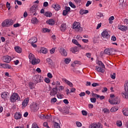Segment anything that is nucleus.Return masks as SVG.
<instances>
[{"label":"nucleus","mask_w":128,"mask_h":128,"mask_svg":"<svg viewBox=\"0 0 128 128\" xmlns=\"http://www.w3.org/2000/svg\"><path fill=\"white\" fill-rule=\"evenodd\" d=\"M118 30H121L122 32H126V30H128V26L122 25L121 24H118Z\"/></svg>","instance_id":"obj_7"},{"label":"nucleus","mask_w":128,"mask_h":128,"mask_svg":"<svg viewBox=\"0 0 128 128\" xmlns=\"http://www.w3.org/2000/svg\"><path fill=\"white\" fill-rule=\"evenodd\" d=\"M40 62V59H36V58H34L32 61H31V64H38L39 62Z\"/></svg>","instance_id":"obj_25"},{"label":"nucleus","mask_w":128,"mask_h":128,"mask_svg":"<svg viewBox=\"0 0 128 128\" xmlns=\"http://www.w3.org/2000/svg\"><path fill=\"white\" fill-rule=\"evenodd\" d=\"M76 124L77 126H78V128H80V126H82V123H80V122H76Z\"/></svg>","instance_id":"obj_62"},{"label":"nucleus","mask_w":128,"mask_h":128,"mask_svg":"<svg viewBox=\"0 0 128 128\" xmlns=\"http://www.w3.org/2000/svg\"><path fill=\"white\" fill-rule=\"evenodd\" d=\"M46 62H48V64H52V59L50 58H48L46 59Z\"/></svg>","instance_id":"obj_48"},{"label":"nucleus","mask_w":128,"mask_h":128,"mask_svg":"<svg viewBox=\"0 0 128 128\" xmlns=\"http://www.w3.org/2000/svg\"><path fill=\"white\" fill-rule=\"evenodd\" d=\"M42 76L40 75H35L34 78V84H38V82H42Z\"/></svg>","instance_id":"obj_5"},{"label":"nucleus","mask_w":128,"mask_h":128,"mask_svg":"<svg viewBox=\"0 0 128 128\" xmlns=\"http://www.w3.org/2000/svg\"><path fill=\"white\" fill-rule=\"evenodd\" d=\"M118 110V108L113 107L111 108L110 112H116Z\"/></svg>","instance_id":"obj_42"},{"label":"nucleus","mask_w":128,"mask_h":128,"mask_svg":"<svg viewBox=\"0 0 128 128\" xmlns=\"http://www.w3.org/2000/svg\"><path fill=\"white\" fill-rule=\"evenodd\" d=\"M60 30L61 32H66V24H62L61 25Z\"/></svg>","instance_id":"obj_27"},{"label":"nucleus","mask_w":128,"mask_h":128,"mask_svg":"<svg viewBox=\"0 0 128 128\" xmlns=\"http://www.w3.org/2000/svg\"><path fill=\"white\" fill-rule=\"evenodd\" d=\"M101 35L103 38H106V40H108L110 36L108 34V32L106 30H104L102 32Z\"/></svg>","instance_id":"obj_8"},{"label":"nucleus","mask_w":128,"mask_h":128,"mask_svg":"<svg viewBox=\"0 0 128 128\" xmlns=\"http://www.w3.org/2000/svg\"><path fill=\"white\" fill-rule=\"evenodd\" d=\"M60 52L64 56H68V52H66V51L63 48H60Z\"/></svg>","instance_id":"obj_14"},{"label":"nucleus","mask_w":128,"mask_h":128,"mask_svg":"<svg viewBox=\"0 0 128 128\" xmlns=\"http://www.w3.org/2000/svg\"><path fill=\"white\" fill-rule=\"evenodd\" d=\"M123 22H124V24H126V26H128V18L124 19Z\"/></svg>","instance_id":"obj_60"},{"label":"nucleus","mask_w":128,"mask_h":128,"mask_svg":"<svg viewBox=\"0 0 128 128\" xmlns=\"http://www.w3.org/2000/svg\"><path fill=\"white\" fill-rule=\"evenodd\" d=\"M82 116H87L88 115V112L84 110H82Z\"/></svg>","instance_id":"obj_59"},{"label":"nucleus","mask_w":128,"mask_h":128,"mask_svg":"<svg viewBox=\"0 0 128 128\" xmlns=\"http://www.w3.org/2000/svg\"><path fill=\"white\" fill-rule=\"evenodd\" d=\"M32 128H40L38 127V124H32Z\"/></svg>","instance_id":"obj_58"},{"label":"nucleus","mask_w":128,"mask_h":128,"mask_svg":"<svg viewBox=\"0 0 128 128\" xmlns=\"http://www.w3.org/2000/svg\"><path fill=\"white\" fill-rule=\"evenodd\" d=\"M65 11H66V12H69L70 11V7H68V6H65Z\"/></svg>","instance_id":"obj_57"},{"label":"nucleus","mask_w":128,"mask_h":128,"mask_svg":"<svg viewBox=\"0 0 128 128\" xmlns=\"http://www.w3.org/2000/svg\"><path fill=\"white\" fill-rule=\"evenodd\" d=\"M38 42V38L36 37H33L28 40L30 44H36Z\"/></svg>","instance_id":"obj_19"},{"label":"nucleus","mask_w":128,"mask_h":128,"mask_svg":"<svg viewBox=\"0 0 128 128\" xmlns=\"http://www.w3.org/2000/svg\"><path fill=\"white\" fill-rule=\"evenodd\" d=\"M105 66L104 67H102V66H96V70L98 72H102V74L104 72V68H105Z\"/></svg>","instance_id":"obj_12"},{"label":"nucleus","mask_w":128,"mask_h":128,"mask_svg":"<svg viewBox=\"0 0 128 128\" xmlns=\"http://www.w3.org/2000/svg\"><path fill=\"white\" fill-rule=\"evenodd\" d=\"M69 5L70 6H71V8H76V6H74V4L72 3V2H68Z\"/></svg>","instance_id":"obj_47"},{"label":"nucleus","mask_w":128,"mask_h":128,"mask_svg":"<svg viewBox=\"0 0 128 128\" xmlns=\"http://www.w3.org/2000/svg\"><path fill=\"white\" fill-rule=\"evenodd\" d=\"M80 96H86V93L84 92H82L79 94Z\"/></svg>","instance_id":"obj_64"},{"label":"nucleus","mask_w":128,"mask_h":128,"mask_svg":"<svg viewBox=\"0 0 128 128\" xmlns=\"http://www.w3.org/2000/svg\"><path fill=\"white\" fill-rule=\"evenodd\" d=\"M38 110V106L35 105L34 106V112H37V110Z\"/></svg>","instance_id":"obj_56"},{"label":"nucleus","mask_w":128,"mask_h":128,"mask_svg":"<svg viewBox=\"0 0 128 128\" xmlns=\"http://www.w3.org/2000/svg\"><path fill=\"white\" fill-rule=\"evenodd\" d=\"M103 112H104V114H108V112H110V111L108 110V108H104L102 110Z\"/></svg>","instance_id":"obj_49"},{"label":"nucleus","mask_w":128,"mask_h":128,"mask_svg":"<svg viewBox=\"0 0 128 128\" xmlns=\"http://www.w3.org/2000/svg\"><path fill=\"white\" fill-rule=\"evenodd\" d=\"M89 128H102V126L98 123H92L89 126Z\"/></svg>","instance_id":"obj_10"},{"label":"nucleus","mask_w":128,"mask_h":128,"mask_svg":"<svg viewBox=\"0 0 128 128\" xmlns=\"http://www.w3.org/2000/svg\"><path fill=\"white\" fill-rule=\"evenodd\" d=\"M50 29H48L47 28H44L42 29V32H50Z\"/></svg>","instance_id":"obj_44"},{"label":"nucleus","mask_w":128,"mask_h":128,"mask_svg":"<svg viewBox=\"0 0 128 128\" xmlns=\"http://www.w3.org/2000/svg\"><path fill=\"white\" fill-rule=\"evenodd\" d=\"M45 16H46L50 17V16H52V12H46L45 13Z\"/></svg>","instance_id":"obj_50"},{"label":"nucleus","mask_w":128,"mask_h":128,"mask_svg":"<svg viewBox=\"0 0 128 128\" xmlns=\"http://www.w3.org/2000/svg\"><path fill=\"white\" fill-rule=\"evenodd\" d=\"M28 98H25L24 101L22 102V108H26V106H28Z\"/></svg>","instance_id":"obj_16"},{"label":"nucleus","mask_w":128,"mask_h":128,"mask_svg":"<svg viewBox=\"0 0 128 128\" xmlns=\"http://www.w3.org/2000/svg\"><path fill=\"white\" fill-rule=\"evenodd\" d=\"M56 96H57L58 98H59L60 100H62V95L60 94H57Z\"/></svg>","instance_id":"obj_63"},{"label":"nucleus","mask_w":128,"mask_h":128,"mask_svg":"<svg viewBox=\"0 0 128 128\" xmlns=\"http://www.w3.org/2000/svg\"><path fill=\"white\" fill-rule=\"evenodd\" d=\"M92 96H93V98H100L101 100H104V96H100L99 94L94 93H92Z\"/></svg>","instance_id":"obj_13"},{"label":"nucleus","mask_w":128,"mask_h":128,"mask_svg":"<svg viewBox=\"0 0 128 128\" xmlns=\"http://www.w3.org/2000/svg\"><path fill=\"white\" fill-rule=\"evenodd\" d=\"M104 54L108 55L110 54V50L108 49H105L104 50Z\"/></svg>","instance_id":"obj_46"},{"label":"nucleus","mask_w":128,"mask_h":128,"mask_svg":"<svg viewBox=\"0 0 128 128\" xmlns=\"http://www.w3.org/2000/svg\"><path fill=\"white\" fill-rule=\"evenodd\" d=\"M55 86H56L55 88H56L58 90V86H60V82L59 81H56L55 82Z\"/></svg>","instance_id":"obj_40"},{"label":"nucleus","mask_w":128,"mask_h":128,"mask_svg":"<svg viewBox=\"0 0 128 128\" xmlns=\"http://www.w3.org/2000/svg\"><path fill=\"white\" fill-rule=\"evenodd\" d=\"M64 90V87L62 86H60L58 88V90L60 92V90Z\"/></svg>","instance_id":"obj_55"},{"label":"nucleus","mask_w":128,"mask_h":128,"mask_svg":"<svg viewBox=\"0 0 128 128\" xmlns=\"http://www.w3.org/2000/svg\"><path fill=\"white\" fill-rule=\"evenodd\" d=\"M54 102H56V98L51 99V103L54 104Z\"/></svg>","instance_id":"obj_54"},{"label":"nucleus","mask_w":128,"mask_h":128,"mask_svg":"<svg viewBox=\"0 0 128 128\" xmlns=\"http://www.w3.org/2000/svg\"><path fill=\"white\" fill-rule=\"evenodd\" d=\"M52 8H54L55 10H56L57 12L60 10V6L58 4H53L52 5Z\"/></svg>","instance_id":"obj_22"},{"label":"nucleus","mask_w":128,"mask_h":128,"mask_svg":"<svg viewBox=\"0 0 128 128\" xmlns=\"http://www.w3.org/2000/svg\"><path fill=\"white\" fill-rule=\"evenodd\" d=\"M12 20L6 19L2 23V28L10 26H12Z\"/></svg>","instance_id":"obj_4"},{"label":"nucleus","mask_w":128,"mask_h":128,"mask_svg":"<svg viewBox=\"0 0 128 128\" xmlns=\"http://www.w3.org/2000/svg\"><path fill=\"white\" fill-rule=\"evenodd\" d=\"M2 60L4 62L8 64L12 60V58L8 56H6L2 58Z\"/></svg>","instance_id":"obj_9"},{"label":"nucleus","mask_w":128,"mask_h":128,"mask_svg":"<svg viewBox=\"0 0 128 128\" xmlns=\"http://www.w3.org/2000/svg\"><path fill=\"white\" fill-rule=\"evenodd\" d=\"M62 82H64L65 84H68V86H69L70 88H74V84H72V82H70V81H69L68 80H66V78H63L62 79Z\"/></svg>","instance_id":"obj_11"},{"label":"nucleus","mask_w":128,"mask_h":128,"mask_svg":"<svg viewBox=\"0 0 128 128\" xmlns=\"http://www.w3.org/2000/svg\"><path fill=\"white\" fill-rule=\"evenodd\" d=\"M1 68H8V70H10V68H12V66L8 65V64H2Z\"/></svg>","instance_id":"obj_23"},{"label":"nucleus","mask_w":128,"mask_h":128,"mask_svg":"<svg viewBox=\"0 0 128 128\" xmlns=\"http://www.w3.org/2000/svg\"><path fill=\"white\" fill-rule=\"evenodd\" d=\"M14 117L15 120H20V118H22V114L20 112H16Z\"/></svg>","instance_id":"obj_21"},{"label":"nucleus","mask_w":128,"mask_h":128,"mask_svg":"<svg viewBox=\"0 0 128 128\" xmlns=\"http://www.w3.org/2000/svg\"><path fill=\"white\" fill-rule=\"evenodd\" d=\"M40 54H48V49L46 48H42L40 50Z\"/></svg>","instance_id":"obj_26"},{"label":"nucleus","mask_w":128,"mask_h":128,"mask_svg":"<svg viewBox=\"0 0 128 128\" xmlns=\"http://www.w3.org/2000/svg\"><path fill=\"white\" fill-rule=\"evenodd\" d=\"M110 78L112 80H115L116 78V73H113L112 74H110Z\"/></svg>","instance_id":"obj_53"},{"label":"nucleus","mask_w":128,"mask_h":128,"mask_svg":"<svg viewBox=\"0 0 128 128\" xmlns=\"http://www.w3.org/2000/svg\"><path fill=\"white\" fill-rule=\"evenodd\" d=\"M70 58H65L64 62H65V64H70Z\"/></svg>","instance_id":"obj_37"},{"label":"nucleus","mask_w":128,"mask_h":128,"mask_svg":"<svg viewBox=\"0 0 128 128\" xmlns=\"http://www.w3.org/2000/svg\"><path fill=\"white\" fill-rule=\"evenodd\" d=\"M29 87L31 90H34V83L32 82H29Z\"/></svg>","instance_id":"obj_36"},{"label":"nucleus","mask_w":128,"mask_h":128,"mask_svg":"<svg viewBox=\"0 0 128 128\" xmlns=\"http://www.w3.org/2000/svg\"><path fill=\"white\" fill-rule=\"evenodd\" d=\"M54 128H60V125L56 122L54 124Z\"/></svg>","instance_id":"obj_43"},{"label":"nucleus","mask_w":128,"mask_h":128,"mask_svg":"<svg viewBox=\"0 0 128 128\" xmlns=\"http://www.w3.org/2000/svg\"><path fill=\"white\" fill-rule=\"evenodd\" d=\"M38 116L41 120H44V114H38Z\"/></svg>","instance_id":"obj_41"},{"label":"nucleus","mask_w":128,"mask_h":128,"mask_svg":"<svg viewBox=\"0 0 128 128\" xmlns=\"http://www.w3.org/2000/svg\"><path fill=\"white\" fill-rule=\"evenodd\" d=\"M116 126H118V128H120V126H122V121L118 120L116 122Z\"/></svg>","instance_id":"obj_38"},{"label":"nucleus","mask_w":128,"mask_h":128,"mask_svg":"<svg viewBox=\"0 0 128 128\" xmlns=\"http://www.w3.org/2000/svg\"><path fill=\"white\" fill-rule=\"evenodd\" d=\"M28 58H29V59H30V62H31L34 60V58H36V57L34 56V54H32V53H30L29 54Z\"/></svg>","instance_id":"obj_28"},{"label":"nucleus","mask_w":128,"mask_h":128,"mask_svg":"<svg viewBox=\"0 0 128 128\" xmlns=\"http://www.w3.org/2000/svg\"><path fill=\"white\" fill-rule=\"evenodd\" d=\"M80 14H88V10H80Z\"/></svg>","instance_id":"obj_34"},{"label":"nucleus","mask_w":128,"mask_h":128,"mask_svg":"<svg viewBox=\"0 0 128 128\" xmlns=\"http://www.w3.org/2000/svg\"><path fill=\"white\" fill-rule=\"evenodd\" d=\"M122 112L125 116H128V108H123Z\"/></svg>","instance_id":"obj_20"},{"label":"nucleus","mask_w":128,"mask_h":128,"mask_svg":"<svg viewBox=\"0 0 128 128\" xmlns=\"http://www.w3.org/2000/svg\"><path fill=\"white\" fill-rule=\"evenodd\" d=\"M96 64H98V66H102V68H104V64L102 61L98 60L96 61Z\"/></svg>","instance_id":"obj_33"},{"label":"nucleus","mask_w":128,"mask_h":128,"mask_svg":"<svg viewBox=\"0 0 128 128\" xmlns=\"http://www.w3.org/2000/svg\"><path fill=\"white\" fill-rule=\"evenodd\" d=\"M44 82H46V84H50V78H46L44 79Z\"/></svg>","instance_id":"obj_61"},{"label":"nucleus","mask_w":128,"mask_h":128,"mask_svg":"<svg viewBox=\"0 0 128 128\" xmlns=\"http://www.w3.org/2000/svg\"><path fill=\"white\" fill-rule=\"evenodd\" d=\"M91 102L94 103L96 102V99L95 98H92L90 99Z\"/></svg>","instance_id":"obj_52"},{"label":"nucleus","mask_w":128,"mask_h":128,"mask_svg":"<svg viewBox=\"0 0 128 128\" xmlns=\"http://www.w3.org/2000/svg\"><path fill=\"white\" fill-rule=\"evenodd\" d=\"M46 24L50 26H54V20L52 19H50L46 21Z\"/></svg>","instance_id":"obj_29"},{"label":"nucleus","mask_w":128,"mask_h":128,"mask_svg":"<svg viewBox=\"0 0 128 128\" xmlns=\"http://www.w3.org/2000/svg\"><path fill=\"white\" fill-rule=\"evenodd\" d=\"M30 12L32 14H34V16H36L38 14H36V8L34 6H32L30 8Z\"/></svg>","instance_id":"obj_18"},{"label":"nucleus","mask_w":128,"mask_h":128,"mask_svg":"<svg viewBox=\"0 0 128 128\" xmlns=\"http://www.w3.org/2000/svg\"><path fill=\"white\" fill-rule=\"evenodd\" d=\"M18 4V6H22V2L20 1H19L18 0H16L14 2V4Z\"/></svg>","instance_id":"obj_45"},{"label":"nucleus","mask_w":128,"mask_h":128,"mask_svg":"<svg viewBox=\"0 0 128 128\" xmlns=\"http://www.w3.org/2000/svg\"><path fill=\"white\" fill-rule=\"evenodd\" d=\"M72 26L76 32H82V28L80 27V22H74Z\"/></svg>","instance_id":"obj_3"},{"label":"nucleus","mask_w":128,"mask_h":128,"mask_svg":"<svg viewBox=\"0 0 128 128\" xmlns=\"http://www.w3.org/2000/svg\"><path fill=\"white\" fill-rule=\"evenodd\" d=\"M72 42L74 44H76V46H79L80 48H82V45L80 44V43H78V40H76L73 39L72 40Z\"/></svg>","instance_id":"obj_30"},{"label":"nucleus","mask_w":128,"mask_h":128,"mask_svg":"<svg viewBox=\"0 0 128 128\" xmlns=\"http://www.w3.org/2000/svg\"><path fill=\"white\" fill-rule=\"evenodd\" d=\"M9 94H8V92H4L2 93L1 97L2 98H3V100H6L8 98V96Z\"/></svg>","instance_id":"obj_15"},{"label":"nucleus","mask_w":128,"mask_h":128,"mask_svg":"<svg viewBox=\"0 0 128 128\" xmlns=\"http://www.w3.org/2000/svg\"><path fill=\"white\" fill-rule=\"evenodd\" d=\"M109 102L110 104H118L120 102V100L118 98L116 97L114 100H109Z\"/></svg>","instance_id":"obj_6"},{"label":"nucleus","mask_w":128,"mask_h":128,"mask_svg":"<svg viewBox=\"0 0 128 128\" xmlns=\"http://www.w3.org/2000/svg\"><path fill=\"white\" fill-rule=\"evenodd\" d=\"M70 52H72L73 54H76L78 52V48L76 46L72 47L70 49Z\"/></svg>","instance_id":"obj_24"},{"label":"nucleus","mask_w":128,"mask_h":128,"mask_svg":"<svg viewBox=\"0 0 128 128\" xmlns=\"http://www.w3.org/2000/svg\"><path fill=\"white\" fill-rule=\"evenodd\" d=\"M31 22L34 24H36L38 22V20L36 18H33L31 20Z\"/></svg>","instance_id":"obj_32"},{"label":"nucleus","mask_w":128,"mask_h":128,"mask_svg":"<svg viewBox=\"0 0 128 128\" xmlns=\"http://www.w3.org/2000/svg\"><path fill=\"white\" fill-rule=\"evenodd\" d=\"M47 76L49 78H52V74L50 72H48L47 74Z\"/></svg>","instance_id":"obj_51"},{"label":"nucleus","mask_w":128,"mask_h":128,"mask_svg":"<svg viewBox=\"0 0 128 128\" xmlns=\"http://www.w3.org/2000/svg\"><path fill=\"white\" fill-rule=\"evenodd\" d=\"M14 50L16 52H18V54H20V52H22V48L18 46H15Z\"/></svg>","instance_id":"obj_31"},{"label":"nucleus","mask_w":128,"mask_h":128,"mask_svg":"<svg viewBox=\"0 0 128 128\" xmlns=\"http://www.w3.org/2000/svg\"><path fill=\"white\" fill-rule=\"evenodd\" d=\"M10 100L14 104V102H20V97L18 93H13L10 96Z\"/></svg>","instance_id":"obj_1"},{"label":"nucleus","mask_w":128,"mask_h":128,"mask_svg":"<svg viewBox=\"0 0 128 128\" xmlns=\"http://www.w3.org/2000/svg\"><path fill=\"white\" fill-rule=\"evenodd\" d=\"M114 20V16H112L110 17V18L108 19L109 23L112 24V20Z\"/></svg>","instance_id":"obj_39"},{"label":"nucleus","mask_w":128,"mask_h":128,"mask_svg":"<svg viewBox=\"0 0 128 128\" xmlns=\"http://www.w3.org/2000/svg\"><path fill=\"white\" fill-rule=\"evenodd\" d=\"M96 16H97V18H98V20H100V18H102L104 16V14H102L101 12H98L96 14Z\"/></svg>","instance_id":"obj_35"},{"label":"nucleus","mask_w":128,"mask_h":128,"mask_svg":"<svg viewBox=\"0 0 128 128\" xmlns=\"http://www.w3.org/2000/svg\"><path fill=\"white\" fill-rule=\"evenodd\" d=\"M58 94V88H53L52 90L50 92V96H54Z\"/></svg>","instance_id":"obj_17"},{"label":"nucleus","mask_w":128,"mask_h":128,"mask_svg":"<svg viewBox=\"0 0 128 128\" xmlns=\"http://www.w3.org/2000/svg\"><path fill=\"white\" fill-rule=\"evenodd\" d=\"M124 88L125 93H122V96L124 98L128 100V80L125 82Z\"/></svg>","instance_id":"obj_2"}]
</instances>
